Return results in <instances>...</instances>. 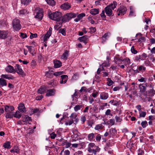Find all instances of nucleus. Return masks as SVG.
I'll use <instances>...</instances> for the list:
<instances>
[{
  "label": "nucleus",
  "mask_w": 155,
  "mask_h": 155,
  "mask_svg": "<svg viewBox=\"0 0 155 155\" xmlns=\"http://www.w3.org/2000/svg\"><path fill=\"white\" fill-rule=\"evenodd\" d=\"M77 14L71 12L66 14L63 16L62 19V22H60L59 25H61L62 22L68 21L71 19L75 18L77 16Z\"/></svg>",
  "instance_id": "f257e3e1"
},
{
  "label": "nucleus",
  "mask_w": 155,
  "mask_h": 155,
  "mask_svg": "<svg viewBox=\"0 0 155 155\" xmlns=\"http://www.w3.org/2000/svg\"><path fill=\"white\" fill-rule=\"evenodd\" d=\"M62 16L61 13L58 12L52 13L49 15V18L51 19L57 21H59L62 19Z\"/></svg>",
  "instance_id": "f03ea898"
},
{
  "label": "nucleus",
  "mask_w": 155,
  "mask_h": 155,
  "mask_svg": "<svg viewBox=\"0 0 155 155\" xmlns=\"http://www.w3.org/2000/svg\"><path fill=\"white\" fill-rule=\"evenodd\" d=\"M20 20L16 18L14 19L12 21V25L13 29L16 31H19L21 28Z\"/></svg>",
  "instance_id": "7ed1b4c3"
},
{
  "label": "nucleus",
  "mask_w": 155,
  "mask_h": 155,
  "mask_svg": "<svg viewBox=\"0 0 155 155\" xmlns=\"http://www.w3.org/2000/svg\"><path fill=\"white\" fill-rule=\"evenodd\" d=\"M35 12L36 13L35 17L36 18L41 20L43 16L42 9L40 8H38L35 10Z\"/></svg>",
  "instance_id": "20e7f679"
},
{
  "label": "nucleus",
  "mask_w": 155,
  "mask_h": 155,
  "mask_svg": "<svg viewBox=\"0 0 155 155\" xmlns=\"http://www.w3.org/2000/svg\"><path fill=\"white\" fill-rule=\"evenodd\" d=\"M127 9L124 6H120L117 10L116 13L118 16L120 15H124L126 13Z\"/></svg>",
  "instance_id": "39448f33"
},
{
  "label": "nucleus",
  "mask_w": 155,
  "mask_h": 155,
  "mask_svg": "<svg viewBox=\"0 0 155 155\" xmlns=\"http://www.w3.org/2000/svg\"><path fill=\"white\" fill-rule=\"evenodd\" d=\"M16 72H17L19 75H21L22 76H23L24 72L22 69L21 66L18 64H16L15 65L14 73Z\"/></svg>",
  "instance_id": "423d86ee"
},
{
  "label": "nucleus",
  "mask_w": 155,
  "mask_h": 155,
  "mask_svg": "<svg viewBox=\"0 0 155 155\" xmlns=\"http://www.w3.org/2000/svg\"><path fill=\"white\" fill-rule=\"evenodd\" d=\"M8 32L7 31H0V39H5L8 37Z\"/></svg>",
  "instance_id": "0eeeda50"
},
{
  "label": "nucleus",
  "mask_w": 155,
  "mask_h": 155,
  "mask_svg": "<svg viewBox=\"0 0 155 155\" xmlns=\"http://www.w3.org/2000/svg\"><path fill=\"white\" fill-rule=\"evenodd\" d=\"M112 10L110 8V6H107L105 8V11L106 14L108 16H110L112 14Z\"/></svg>",
  "instance_id": "6e6552de"
},
{
  "label": "nucleus",
  "mask_w": 155,
  "mask_h": 155,
  "mask_svg": "<svg viewBox=\"0 0 155 155\" xmlns=\"http://www.w3.org/2000/svg\"><path fill=\"white\" fill-rule=\"evenodd\" d=\"M55 90L54 89H49L47 91L45 96L47 97L54 96L55 94Z\"/></svg>",
  "instance_id": "1a4fd4ad"
},
{
  "label": "nucleus",
  "mask_w": 155,
  "mask_h": 155,
  "mask_svg": "<svg viewBox=\"0 0 155 155\" xmlns=\"http://www.w3.org/2000/svg\"><path fill=\"white\" fill-rule=\"evenodd\" d=\"M5 70L8 72L14 73L15 68L11 65H8L5 68Z\"/></svg>",
  "instance_id": "9d476101"
},
{
  "label": "nucleus",
  "mask_w": 155,
  "mask_h": 155,
  "mask_svg": "<svg viewBox=\"0 0 155 155\" xmlns=\"http://www.w3.org/2000/svg\"><path fill=\"white\" fill-rule=\"evenodd\" d=\"M18 109L20 112L25 113L26 112V109L24 104L23 103H20L18 105Z\"/></svg>",
  "instance_id": "9b49d317"
},
{
  "label": "nucleus",
  "mask_w": 155,
  "mask_h": 155,
  "mask_svg": "<svg viewBox=\"0 0 155 155\" xmlns=\"http://www.w3.org/2000/svg\"><path fill=\"white\" fill-rule=\"evenodd\" d=\"M14 110V108L13 106L6 105L5 107V110L6 112H12Z\"/></svg>",
  "instance_id": "f8f14e48"
},
{
  "label": "nucleus",
  "mask_w": 155,
  "mask_h": 155,
  "mask_svg": "<svg viewBox=\"0 0 155 155\" xmlns=\"http://www.w3.org/2000/svg\"><path fill=\"white\" fill-rule=\"evenodd\" d=\"M77 18L74 19V21L76 22H78L82 18L85 16V14L84 13H81L78 14L77 13Z\"/></svg>",
  "instance_id": "ddd939ff"
},
{
  "label": "nucleus",
  "mask_w": 155,
  "mask_h": 155,
  "mask_svg": "<svg viewBox=\"0 0 155 155\" xmlns=\"http://www.w3.org/2000/svg\"><path fill=\"white\" fill-rule=\"evenodd\" d=\"M61 79L60 81V83L61 84H65L68 80V76L67 75H62L61 76Z\"/></svg>",
  "instance_id": "4468645a"
},
{
  "label": "nucleus",
  "mask_w": 155,
  "mask_h": 155,
  "mask_svg": "<svg viewBox=\"0 0 155 155\" xmlns=\"http://www.w3.org/2000/svg\"><path fill=\"white\" fill-rule=\"evenodd\" d=\"M19 151L20 149L18 147L17 145L14 146L10 150V152L12 153H19Z\"/></svg>",
  "instance_id": "2eb2a0df"
},
{
  "label": "nucleus",
  "mask_w": 155,
  "mask_h": 155,
  "mask_svg": "<svg viewBox=\"0 0 155 155\" xmlns=\"http://www.w3.org/2000/svg\"><path fill=\"white\" fill-rule=\"evenodd\" d=\"M71 5L68 3L66 2L61 5V8L64 10H67L71 8Z\"/></svg>",
  "instance_id": "dca6fc26"
},
{
  "label": "nucleus",
  "mask_w": 155,
  "mask_h": 155,
  "mask_svg": "<svg viewBox=\"0 0 155 155\" xmlns=\"http://www.w3.org/2000/svg\"><path fill=\"white\" fill-rule=\"evenodd\" d=\"M1 77L2 78H4L8 80H13L15 78L13 76L10 74H2L1 75Z\"/></svg>",
  "instance_id": "f3484780"
},
{
  "label": "nucleus",
  "mask_w": 155,
  "mask_h": 155,
  "mask_svg": "<svg viewBox=\"0 0 155 155\" xmlns=\"http://www.w3.org/2000/svg\"><path fill=\"white\" fill-rule=\"evenodd\" d=\"M95 147L92 149L91 151L88 152L90 153H92L94 154H96L97 153L99 152L100 149L99 147L98 146Z\"/></svg>",
  "instance_id": "a211bd4d"
},
{
  "label": "nucleus",
  "mask_w": 155,
  "mask_h": 155,
  "mask_svg": "<svg viewBox=\"0 0 155 155\" xmlns=\"http://www.w3.org/2000/svg\"><path fill=\"white\" fill-rule=\"evenodd\" d=\"M54 67L55 68H59L62 66V63L60 61L55 60L54 61Z\"/></svg>",
  "instance_id": "6ab92c4d"
},
{
  "label": "nucleus",
  "mask_w": 155,
  "mask_h": 155,
  "mask_svg": "<svg viewBox=\"0 0 155 155\" xmlns=\"http://www.w3.org/2000/svg\"><path fill=\"white\" fill-rule=\"evenodd\" d=\"M140 92L141 93H144L146 91V88L145 86L143 85V84H140L139 85Z\"/></svg>",
  "instance_id": "aec40b11"
},
{
  "label": "nucleus",
  "mask_w": 155,
  "mask_h": 155,
  "mask_svg": "<svg viewBox=\"0 0 155 155\" xmlns=\"http://www.w3.org/2000/svg\"><path fill=\"white\" fill-rule=\"evenodd\" d=\"M87 36L84 35L83 36L80 37L78 38L79 41L83 42L84 43L86 44L87 43Z\"/></svg>",
  "instance_id": "412c9836"
},
{
  "label": "nucleus",
  "mask_w": 155,
  "mask_h": 155,
  "mask_svg": "<svg viewBox=\"0 0 155 155\" xmlns=\"http://www.w3.org/2000/svg\"><path fill=\"white\" fill-rule=\"evenodd\" d=\"M3 147L5 148L8 149L11 148V142L10 141H6L3 144Z\"/></svg>",
  "instance_id": "4be33fe9"
},
{
  "label": "nucleus",
  "mask_w": 155,
  "mask_h": 155,
  "mask_svg": "<svg viewBox=\"0 0 155 155\" xmlns=\"http://www.w3.org/2000/svg\"><path fill=\"white\" fill-rule=\"evenodd\" d=\"M99 9L98 8H94L90 10L91 14L93 15L97 14L99 13Z\"/></svg>",
  "instance_id": "5701e85b"
},
{
  "label": "nucleus",
  "mask_w": 155,
  "mask_h": 155,
  "mask_svg": "<svg viewBox=\"0 0 155 155\" xmlns=\"http://www.w3.org/2000/svg\"><path fill=\"white\" fill-rule=\"evenodd\" d=\"M96 146L95 145V144L94 143H90L88 145V148L87 149V150L88 152H91V151L92 149L94 148L95 147H96Z\"/></svg>",
  "instance_id": "b1692460"
},
{
  "label": "nucleus",
  "mask_w": 155,
  "mask_h": 155,
  "mask_svg": "<svg viewBox=\"0 0 155 155\" xmlns=\"http://www.w3.org/2000/svg\"><path fill=\"white\" fill-rule=\"evenodd\" d=\"M141 96V98H142L144 101H149L150 99V98L149 97H147L146 94L144 93Z\"/></svg>",
  "instance_id": "393cba45"
},
{
  "label": "nucleus",
  "mask_w": 155,
  "mask_h": 155,
  "mask_svg": "<svg viewBox=\"0 0 155 155\" xmlns=\"http://www.w3.org/2000/svg\"><path fill=\"white\" fill-rule=\"evenodd\" d=\"M69 51L67 50L65 51L64 53L63 54L61 57L62 59L67 60V57L68 56Z\"/></svg>",
  "instance_id": "a878e982"
},
{
  "label": "nucleus",
  "mask_w": 155,
  "mask_h": 155,
  "mask_svg": "<svg viewBox=\"0 0 155 155\" xmlns=\"http://www.w3.org/2000/svg\"><path fill=\"white\" fill-rule=\"evenodd\" d=\"M108 97V94L107 93H103L100 95V98L103 100H106Z\"/></svg>",
  "instance_id": "bb28decb"
},
{
  "label": "nucleus",
  "mask_w": 155,
  "mask_h": 155,
  "mask_svg": "<svg viewBox=\"0 0 155 155\" xmlns=\"http://www.w3.org/2000/svg\"><path fill=\"white\" fill-rule=\"evenodd\" d=\"M137 69H138L140 72L143 73L145 71L146 68L143 65H138L137 66Z\"/></svg>",
  "instance_id": "cd10ccee"
},
{
  "label": "nucleus",
  "mask_w": 155,
  "mask_h": 155,
  "mask_svg": "<svg viewBox=\"0 0 155 155\" xmlns=\"http://www.w3.org/2000/svg\"><path fill=\"white\" fill-rule=\"evenodd\" d=\"M22 121L24 122L27 121H31V117H29L27 115H25L22 117Z\"/></svg>",
  "instance_id": "c85d7f7f"
},
{
  "label": "nucleus",
  "mask_w": 155,
  "mask_h": 155,
  "mask_svg": "<svg viewBox=\"0 0 155 155\" xmlns=\"http://www.w3.org/2000/svg\"><path fill=\"white\" fill-rule=\"evenodd\" d=\"M116 130L115 129L111 128L110 129L109 131V134L110 136L113 137L115 135L116 133Z\"/></svg>",
  "instance_id": "c756f323"
},
{
  "label": "nucleus",
  "mask_w": 155,
  "mask_h": 155,
  "mask_svg": "<svg viewBox=\"0 0 155 155\" xmlns=\"http://www.w3.org/2000/svg\"><path fill=\"white\" fill-rule=\"evenodd\" d=\"M117 5V3L115 1H114L113 3H111L108 6H110V8H111L112 10H113L115 8H116Z\"/></svg>",
  "instance_id": "7c9ffc66"
},
{
  "label": "nucleus",
  "mask_w": 155,
  "mask_h": 155,
  "mask_svg": "<svg viewBox=\"0 0 155 155\" xmlns=\"http://www.w3.org/2000/svg\"><path fill=\"white\" fill-rule=\"evenodd\" d=\"M7 83L5 80L1 78L0 79V86H6L7 85Z\"/></svg>",
  "instance_id": "2f4dec72"
},
{
  "label": "nucleus",
  "mask_w": 155,
  "mask_h": 155,
  "mask_svg": "<svg viewBox=\"0 0 155 155\" xmlns=\"http://www.w3.org/2000/svg\"><path fill=\"white\" fill-rule=\"evenodd\" d=\"M13 116L19 119L21 116V114L19 111H17L15 113L13 114Z\"/></svg>",
  "instance_id": "473e14b6"
},
{
  "label": "nucleus",
  "mask_w": 155,
  "mask_h": 155,
  "mask_svg": "<svg viewBox=\"0 0 155 155\" xmlns=\"http://www.w3.org/2000/svg\"><path fill=\"white\" fill-rule=\"evenodd\" d=\"M26 47L28 48L29 52L31 53L32 56L34 55V49L32 48L33 47L32 46H26Z\"/></svg>",
  "instance_id": "72a5a7b5"
},
{
  "label": "nucleus",
  "mask_w": 155,
  "mask_h": 155,
  "mask_svg": "<svg viewBox=\"0 0 155 155\" xmlns=\"http://www.w3.org/2000/svg\"><path fill=\"white\" fill-rule=\"evenodd\" d=\"M54 75V74H53L50 71H47L45 72V76L48 78H52Z\"/></svg>",
  "instance_id": "f704fd0d"
},
{
  "label": "nucleus",
  "mask_w": 155,
  "mask_h": 155,
  "mask_svg": "<svg viewBox=\"0 0 155 155\" xmlns=\"http://www.w3.org/2000/svg\"><path fill=\"white\" fill-rule=\"evenodd\" d=\"M123 61L124 62V64L126 66H127V65H129L130 64V60L128 58H126L124 59Z\"/></svg>",
  "instance_id": "c9c22d12"
},
{
  "label": "nucleus",
  "mask_w": 155,
  "mask_h": 155,
  "mask_svg": "<svg viewBox=\"0 0 155 155\" xmlns=\"http://www.w3.org/2000/svg\"><path fill=\"white\" fill-rule=\"evenodd\" d=\"M45 88L44 87H41L38 90L37 92L40 94H43L45 91Z\"/></svg>",
  "instance_id": "e433bc0d"
},
{
  "label": "nucleus",
  "mask_w": 155,
  "mask_h": 155,
  "mask_svg": "<svg viewBox=\"0 0 155 155\" xmlns=\"http://www.w3.org/2000/svg\"><path fill=\"white\" fill-rule=\"evenodd\" d=\"M87 137L88 140L91 141L93 140V138L94 137V134L93 133L89 134L88 135Z\"/></svg>",
  "instance_id": "4c0bfd02"
},
{
  "label": "nucleus",
  "mask_w": 155,
  "mask_h": 155,
  "mask_svg": "<svg viewBox=\"0 0 155 155\" xmlns=\"http://www.w3.org/2000/svg\"><path fill=\"white\" fill-rule=\"evenodd\" d=\"M45 1L49 5L54 6L55 4V2L54 0H45Z\"/></svg>",
  "instance_id": "58836bf2"
},
{
  "label": "nucleus",
  "mask_w": 155,
  "mask_h": 155,
  "mask_svg": "<svg viewBox=\"0 0 155 155\" xmlns=\"http://www.w3.org/2000/svg\"><path fill=\"white\" fill-rule=\"evenodd\" d=\"M13 114L12 112H7L5 115V117L7 118H12L13 117Z\"/></svg>",
  "instance_id": "ea45409f"
},
{
  "label": "nucleus",
  "mask_w": 155,
  "mask_h": 155,
  "mask_svg": "<svg viewBox=\"0 0 155 155\" xmlns=\"http://www.w3.org/2000/svg\"><path fill=\"white\" fill-rule=\"evenodd\" d=\"M104 127V126L101 124H99L96 126L94 129L97 130L102 129Z\"/></svg>",
  "instance_id": "a19ab883"
},
{
  "label": "nucleus",
  "mask_w": 155,
  "mask_h": 155,
  "mask_svg": "<svg viewBox=\"0 0 155 155\" xmlns=\"http://www.w3.org/2000/svg\"><path fill=\"white\" fill-rule=\"evenodd\" d=\"M31 0H21V3L24 5H27L31 2Z\"/></svg>",
  "instance_id": "79ce46f5"
},
{
  "label": "nucleus",
  "mask_w": 155,
  "mask_h": 155,
  "mask_svg": "<svg viewBox=\"0 0 155 155\" xmlns=\"http://www.w3.org/2000/svg\"><path fill=\"white\" fill-rule=\"evenodd\" d=\"M149 95L150 96H153L155 94V91L153 89H150L148 92Z\"/></svg>",
  "instance_id": "37998d69"
},
{
  "label": "nucleus",
  "mask_w": 155,
  "mask_h": 155,
  "mask_svg": "<svg viewBox=\"0 0 155 155\" xmlns=\"http://www.w3.org/2000/svg\"><path fill=\"white\" fill-rule=\"evenodd\" d=\"M51 35V34H49L47 32L46 33V34L45 35V36L44 38V41H46L48 40V39L50 37Z\"/></svg>",
  "instance_id": "c03bdc74"
},
{
  "label": "nucleus",
  "mask_w": 155,
  "mask_h": 155,
  "mask_svg": "<svg viewBox=\"0 0 155 155\" xmlns=\"http://www.w3.org/2000/svg\"><path fill=\"white\" fill-rule=\"evenodd\" d=\"M82 107V106L81 105H77L74 107V109L75 111H77L78 110H80Z\"/></svg>",
  "instance_id": "a18cd8bd"
},
{
  "label": "nucleus",
  "mask_w": 155,
  "mask_h": 155,
  "mask_svg": "<svg viewBox=\"0 0 155 155\" xmlns=\"http://www.w3.org/2000/svg\"><path fill=\"white\" fill-rule=\"evenodd\" d=\"M141 124L142 127L143 128H144L148 125V123L146 121H144L141 122Z\"/></svg>",
  "instance_id": "49530a36"
},
{
  "label": "nucleus",
  "mask_w": 155,
  "mask_h": 155,
  "mask_svg": "<svg viewBox=\"0 0 155 155\" xmlns=\"http://www.w3.org/2000/svg\"><path fill=\"white\" fill-rule=\"evenodd\" d=\"M59 32L61 33L64 36L66 35V30L64 28H61L60 29Z\"/></svg>",
  "instance_id": "de8ad7c7"
},
{
  "label": "nucleus",
  "mask_w": 155,
  "mask_h": 155,
  "mask_svg": "<svg viewBox=\"0 0 155 155\" xmlns=\"http://www.w3.org/2000/svg\"><path fill=\"white\" fill-rule=\"evenodd\" d=\"M140 114V117H144L146 114V112L140 111L139 112Z\"/></svg>",
  "instance_id": "09e8293b"
},
{
  "label": "nucleus",
  "mask_w": 155,
  "mask_h": 155,
  "mask_svg": "<svg viewBox=\"0 0 155 155\" xmlns=\"http://www.w3.org/2000/svg\"><path fill=\"white\" fill-rule=\"evenodd\" d=\"M107 85L108 86H110L113 83V81L111 80L110 78H108L107 79Z\"/></svg>",
  "instance_id": "8fccbe9b"
},
{
  "label": "nucleus",
  "mask_w": 155,
  "mask_h": 155,
  "mask_svg": "<svg viewBox=\"0 0 155 155\" xmlns=\"http://www.w3.org/2000/svg\"><path fill=\"white\" fill-rule=\"evenodd\" d=\"M41 110H40L39 109L37 108H35L33 110V113H37V114H39L40 113H41Z\"/></svg>",
  "instance_id": "3c124183"
},
{
  "label": "nucleus",
  "mask_w": 155,
  "mask_h": 155,
  "mask_svg": "<svg viewBox=\"0 0 155 155\" xmlns=\"http://www.w3.org/2000/svg\"><path fill=\"white\" fill-rule=\"evenodd\" d=\"M134 145V144L131 141H130L129 142H128L127 144V146L129 148H132L133 147Z\"/></svg>",
  "instance_id": "603ef678"
},
{
  "label": "nucleus",
  "mask_w": 155,
  "mask_h": 155,
  "mask_svg": "<svg viewBox=\"0 0 155 155\" xmlns=\"http://www.w3.org/2000/svg\"><path fill=\"white\" fill-rule=\"evenodd\" d=\"M108 33H106L103 36H102V38L103 40L105 41L108 38Z\"/></svg>",
  "instance_id": "864d4df0"
},
{
  "label": "nucleus",
  "mask_w": 155,
  "mask_h": 155,
  "mask_svg": "<svg viewBox=\"0 0 155 155\" xmlns=\"http://www.w3.org/2000/svg\"><path fill=\"white\" fill-rule=\"evenodd\" d=\"M77 114L75 113H72L71 114V115L69 116V117L71 119L73 120L76 117H77Z\"/></svg>",
  "instance_id": "5fc2aeb1"
},
{
  "label": "nucleus",
  "mask_w": 155,
  "mask_h": 155,
  "mask_svg": "<svg viewBox=\"0 0 155 155\" xmlns=\"http://www.w3.org/2000/svg\"><path fill=\"white\" fill-rule=\"evenodd\" d=\"M64 72L63 71H58L54 72V75L57 76L61 75Z\"/></svg>",
  "instance_id": "6e6d98bb"
},
{
  "label": "nucleus",
  "mask_w": 155,
  "mask_h": 155,
  "mask_svg": "<svg viewBox=\"0 0 155 155\" xmlns=\"http://www.w3.org/2000/svg\"><path fill=\"white\" fill-rule=\"evenodd\" d=\"M138 81L140 82H145L146 81V79L144 78L141 77L138 80Z\"/></svg>",
  "instance_id": "4d7b16f0"
},
{
  "label": "nucleus",
  "mask_w": 155,
  "mask_h": 155,
  "mask_svg": "<svg viewBox=\"0 0 155 155\" xmlns=\"http://www.w3.org/2000/svg\"><path fill=\"white\" fill-rule=\"evenodd\" d=\"M73 121H74L73 120L71 119V120H70L68 121V122H67V121H66L65 123V124L66 125H70L73 124Z\"/></svg>",
  "instance_id": "13d9d810"
},
{
  "label": "nucleus",
  "mask_w": 155,
  "mask_h": 155,
  "mask_svg": "<svg viewBox=\"0 0 155 155\" xmlns=\"http://www.w3.org/2000/svg\"><path fill=\"white\" fill-rule=\"evenodd\" d=\"M131 51L132 53L134 54H136L137 52V51L135 49L134 47L133 46L131 47Z\"/></svg>",
  "instance_id": "bf43d9fd"
},
{
  "label": "nucleus",
  "mask_w": 155,
  "mask_h": 155,
  "mask_svg": "<svg viewBox=\"0 0 155 155\" xmlns=\"http://www.w3.org/2000/svg\"><path fill=\"white\" fill-rule=\"evenodd\" d=\"M141 60H144L147 57V54L145 53H143L141 55H140Z\"/></svg>",
  "instance_id": "052dcab7"
},
{
  "label": "nucleus",
  "mask_w": 155,
  "mask_h": 155,
  "mask_svg": "<svg viewBox=\"0 0 155 155\" xmlns=\"http://www.w3.org/2000/svg\"><path fill=\"white\" fill-rule=\"evenodd\" d=\"M27 12V10H26V9H22L21 10L19 11V13L21 14L22 15H24Z\"/></svg>",
  "instance_id": "680f3d73"
},
{
  "label": "nucleus",
  "mask_w": 155,
  "mask_h": 155,
  "mask_svg": "<svg viewBox=\"0 0 155 155\" xmlns=\"http://www.w3.org/2000/svg\"><path fill=\"white\" fill-rule=\"evenodd\" d=\"M96 140L97 141H100L101 139V136L100 134H98L96 137Z\"/></svg>",
  "instance_id": "e2e57ef3"
},
{
  "label": "nucleus",
  "mask_w": 155,
  "mask_h": 155,
  "mask_svg": "<svg viewBox=\"0 0 155 155\" xmlns=\"http://www.w3.org/2000/svg\"><path fill=\"white\" fill-rule=\"evenodd\" d=\"M111 110L110 109H107L106 112H105V115L107 116L110 115L111 116H112V115L110 114Z\"/></svg>",
  "instance_id": "0e129e2a"
},
{
  "label": "nucleus",
  "mask_w": 155,
  "mask_h": 155,
  "mask_svg": "<svg viewBox=\"0 0 155 155\" xmlns=\"http://www.w3.org/2000/svg\"><path fill=\"white\" fill-rule=\"evenodd\" d=\"M134 12L132 8L130 7V12L129 15L130 16H133L134 15Z\"/></svg>",
  "instance_id": "69168bd1"
},
{
  "label": "nucleus",
  "mask_w": 155,
  "mask_h": 155,
  "mask_svg": "<svg viewBox=\"0 0 155 155\" xmlns=\"http://www.w3.org/2000/svg\"><path fill=\"white\" fill-rule=\"evenodd\" d=\"M115 119H116V121L117 122H120L122 120L121 119L120 117L117 116H115Z\"/></svg>",
  "instance_id": "338daca9"
},
{
  "label": "nucleus",
  "mask_w": 155,
  "mask_h": 155,
  "mask_svg": "<svg viewBox=\"0 0 155 155\" xmlns=\"http://www.w3.org/2000/svg\"><path fill=\"white\" fill-rule=\"evenodd\" d=\"M90 32L91 33H94L96 31V29L95 28L91 27L90 28Z\"/></svg>",
  "instance_id": "774afa93"
}]
</instances>
